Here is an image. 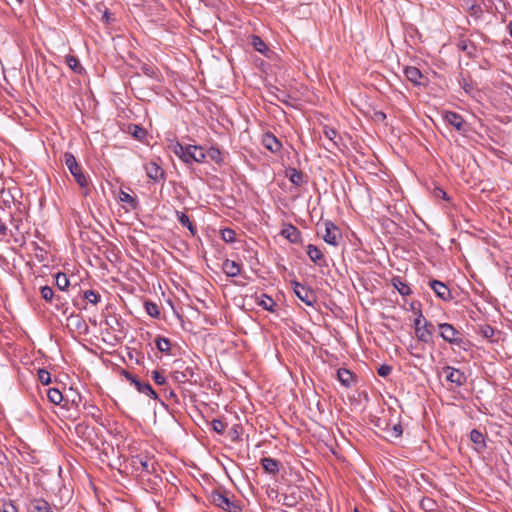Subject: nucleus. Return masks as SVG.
Returning a JSON list of instances; mask_svg holds the SVG:
<instances>
[{"label": "nucleus", "mask_w": 512, "mask_h": 512, "mask_svg": "<svg viewBox=\"0 0 512 512\" xmlns=\"http://www.w3.org/2000/svg\"><path fill=\"white\" fill-rule=\"evenodd\" d=\"M145 310L149 316L152 318L158 319L160 317V310L156 303L152 301H146L145 304Z\"/></svg>", "instance_id": "obj_29"}, {"label": "nucleus", "mask_w": 512, "mask_h": 512, "mask_svg": "<svg viewBox=\"0 0 512 512\" xmlns=\"http://www.w3.org/2000/svg\"><path fill=\"white\" fill-rule=\"evenodd\" d=\"M392 283L395 289H397V291L402 296H406L411 293L410 287L406 283H404L399 277L393 278Z\"/></svg>", "instance_id": "obj_27"}, {"label": "nucleus", "mask_w": 512, "mask_h": 512, "mask_svg": "<svg viewBox=\"0 0 512 512\" xmlns=\"http://www.w3.org/2000/svg\"><path fill=\"white\" fill-rule=\"evenodd\" d=\"M295 295L306 305L314 306L317 301L316 295L312 289L299 283L298 281L290 282Z\"/></svg>", "instance_id": "obj_6"}, {"label": "nucleus", "mask_w": 512, "mask_h": 512, "mask_svg": "<svg viewBox=\"0 0 512 512\" xmlns=\"http://www.w3.org/2000/svg\"><path fill=\"white\" fill-rule=\"evenodd\" d=\"M0 235L5 237L8 235V228L6 224L0 219Z\"/></svg>", "instance_id": "obj_51"}, {"label": "nucleus", "mask_w": 512, "mask_h": 512, "mask_svg": "<svg viewBox=\"0 0 512 512\" xmlns=\"http://www.w3.org/2000/svg\"><path fill=\"white\" fill-rule=\"evenodd\" d=\"M155 345L160 352L166 353V354L170 353L171 342L168 338L162 337V336H157L155 339Z\"/></svg>", "instance_id": "obj_26"}, {"label": "nucleus", "mask_w": 512, "mask_h": 512, "mask_svg": "<svg viewBox=\"0 0 512 512\" xmlns=\"http://www.w3.org/2000/svg\"><path fill=\"white\" fill-rule=\"evenodd\" d=\"M438 330L440 337L447 343L457 346L460 349L467 350L469 342L464 339L462 333L457 330L452 324L439 323Z\"/></svg>", "instance_id": "obj_2"}, {"label": "nucleus", "mask_w": 512, "mask_h": 512, "mask_svg": "<svg viewBox=\"0 0 512 512\" xmlns=\"http://www.w3.org/2000/svg\"><path fill=\"white\" fill-rule=\"evenodd\" d=\"M306 252H307V255L309 256L310 260L313 263H315L319 267H326L327 266V262H326V259L324 257V254L322 253V251L317 246H315L313 244H309L306 247Z\"/></svg>", "instance_id": "obj_10"}, {"label": "nucleus", "mask_w": 512, "mask_h": 512, "mask_svg": "<svg viewBox=\"0 0 512 512\" xmlns=\"http://www.w3.org/2000/svg\"><path fill=\"white\" fill-rule=\"evenodd\" d=\"M176 218L183 227H186L190 231L192 236H194L197 233L196 226L192 223V221L190 220L189 216L186 213L176 211Z\"/></svg>", "instance_id": "obj_18"}, {"label": "nucleus", "mask_w": 512, "mask_h": 512, "mask_svg": "<svg viewBox=\"0 0 512 512\" xmlns=\"http://www.w3.org/2000/svg\"><path fill=\"white\" fill-rule=\"evenodd\" d=\"M140 70L147 77L155 78L157 76V69L153 65L142 64Z\"/></svg>", "instance_id": "obj_38"}, {"label": "nucleus", "mask_w": 512, "mask_h": 512, "mask_svg": "<svg viewBox=\"0 0 512 512\" xmlns=\"http://www.w3.org/2000/svg\"><path fill=\"white\" fill-rule=\"evenodd\" d=\"M64 163L75 181L81 188H86L89 184L87 176L83 173L81 166L78 164L74 155L70 152L64 154Z\"/></svg>", "instance_id": "obj_4"}, {"label": "nucleus", "mask_w": 512, "mask_h": 512, "mask_svg": "<svg viewBox=\"0 0 512 512\" xmlns=\"http://www.w3.org/2000/svg\"><path fill=\"white\" fill-rule=\"evenodd\" d=\"M482 334L486 337V338H490L493 336L494 334V330L491 326H484L482 328Z\"/></svg>", "instance_id": "obj_49"}, {"label": "nucleus", "mask_w": 512, "mask_h": 512, "mask_svg": "<svg viewBox=\"0 0 512 512\" xmlns=\"http://www.w3.org/2000/svg\"><path fill=\"white\" fill-rule=\"evenodd\" d=\"M18 2H22L23 0H17Z\"/></svg>", "instance_id": "obj_60"}, {"label": "nucleus", "mask_w": 512, "mask_h": 512, "mask_svg": "<svg viewBox=\"0 0 512 512\" xmlns=\"http://www.w3.org/2000/svg\"><path fill=\"white\" fill-rule=\"evenodd\" d=\"M262 144L272 153H278L282 149V144L272 133H265L262 137Z\"/></svg>", "instance_id": "obj_13"}, {"label": "nucleus", "mask_w": 512, "mask_h": 512, "mask_svg": "<svg viewBox=\"0 0 512 512\" xmlns=\"http://www.w3.org/2000/svg\"><path fill=\"white\" fill-rule=\"evenodd\" d=\"M470 440L480 447H485L484 435L477 429H473L470 432Z\"/></svg>", "instance_id": "obj_35"}, {"label": "nucleus", "mask_w": 512, "mask_h": 512, "mask_svg": "<svg viewBox=\"0 0 512 512\" xmlns=\"http://www.w3.org/2000/svg\"><path fill=\"white\" fill-rule=\"evenodd\" d=\"M38 379L42 384L48 385L51 382L50 373L45 369H39L38 370Z\"/></svg>", "instance_id": "obj_41"}, {"label": "nucleus", "mask_w": 512, "mask_h": 512, "mask_svg": "<svg viewBox=\"0 0 512 512\" xmlns=\"http://www.w3.org/2000/svg\"><path fill=\"white\" fill-rule=\"evenodd\" d=\"M55 281L56 286L62 291H65L70 284L68 277L64 273H57L55 276Z\"/></svg>", "instance_id": "obj_33"}, {"label": "nucleus", "mask_w": 512, "mask_h": 512, "mask_svg": "<svg viewBox=\"0 0 512 512\" xmlns=\"http://www.w3.org/2000/svg\"><path fill=\"white\" fill-rule=\"evenodd\" d=\"M65 63L68 65V67L76 74H83L84 68L81 65L79 59L74 55H66L65 56Z\"/></svg>", "instance_id": "obj_21"}, {"label": "nucleus", "mask_w": 512, "mask_h": 512, "mask_svg": "<svg viewBox=\"0 0 512 512\" xmlns=\"http://www.w3.org/2000/svg\"><path fill=\"white\" fill-rule=\"evenodd\" d=\"M4 512H9V511L5 510Z\"/></svg>", "instance_id": "obj_61"}, {"label": "nucleus", "mask_w": 512, "mask_h": 512, "mask_svg": "<svg viewBox=\"0 0 512 512\" xmlns=\"http://www.w3.org/2000/svg\"><path fill=\"white\" fill-rule=\"evenodd\" d=\"M123 373H124L126 379L129 380L135 386H136V382L140 381V380H138V378L136 376L132 375L131 373H129L127 371H124Z\"/></svg>", "instance_id": "obj_50"}, {"label": "nucleus", "mask_w": 512, "mask_h": 512, "mask_svg": "<svg viewBox=\"0 0 512 512\" xmlns=\"http://www.w3.org/2000/svg\"><path fill=\"white\" fill-rule=\"evenodd\" d=\"M458 47L470 56L473 54V51L475 50L474 46L472 44H468L466 41H461L458 44Z\"/></svg>", "instance_id": "obj_44"}, {"label": "nucleus", "mask_w": 512, "mask_h": 512, "mask_svg": "<svg viewBox=\"0 0 512 512\" xmlns=\"http://www.w3.org/2000/svg\"><path fill=\"white\" fill-rule=\"evenodd\" d=\"M194 376V370L191 367H186L184 371H175L173 377L177 382L184 383Z\"/></svg>", "instance_id": "obj_24"}, {"label": "nucleus", "mask_w": 512, "mask_h": 512, "mask_svg": "<svg viewBox=\"0 0 512 512\" xmlns=\"http://www.w3.org/2000/svg\"><path fill=\"white\" fill-rule=\"evenodd\" d=\"M119 200L123 203L128 204L132 209H135L138 205V201L136 200V198L123 190L119 192Z\"/></svg>", "instance_id": "obj_28"}, {"label": "nucleus", "mask_w": 512, "mask_h": 512, "mask_svg": "<svg viewBox=\"0 0 512 512\" xmlns=\"http://www.w3.org/2000/svg\"><path fill=\"white\" fill-rule=\"evenodd\" d=\"M251 43L254 49L262 54H264L268 50V47L265 44V42L257 35L252 36Z\"/></svg>", "instance_id": "obj_32"}, {"label": "nucleus", "mask_w": 512, "mask_h": 512, "mask_svg": "<svg viewBox=\"0 0 512 512\" xmlns=\"http://www.w3.org/2000/svg\"><path fill=\"white\" fill-rule=\"evenodd\" d=\"M404 74L406 78L412 82L414 85H424V81L426 77L422 74V72L414 66H407L404 69Z\"/></svg>", "instance_id": "obj_12"}, {"label": "nucleus", "mask_w": 512, "mask_h": 512, "mask_svg": "<svg viewBox=\"0 0 512 512\" xmlns=\"http://www.w3.org/2000/svg\"><path fill=\"white\" fill-rule=\"evenodd\" d=\"M83 298L94 305L98 304L101 300L100 294L92 289L84 291Z\"/></svg>", "instance_id": "obj_30"}, {"label": "nucleus", "mask_w": 512, "mask_h": 512, "mask_svg": "<svg viewBox=\"0 0 512 512\" xmlns=\"http://www.w3.org/2000/svg\"><path fill=\"white\" fill-rule=\"evenodd\" d=\"M40 293H41V297L47 302H52V300L54 299V291L50 286L41 287ZM55 299L57 301H60L59 296H56Z\"/></svg>", "instance_id": "obj_34"}, {"label": "nucleus", "mask_w": 512, "mask_h": 512, "mask_svg": "<svg viewBox=\"0 0 512 512\" xmlns=\"http://www.w3.org/2000/svg\"><path fill=\"white\" fill-rule=\"evenodd\" d=\"M167 398L172 399L175 403L178 402L177 394L174 392V390H169L167 392Z\"/></svg>", "instance_id": "obj_52"}, {"label": "nucleus", "mask_w": 512, "mask_h": 512, "mask_svg": "<svg viewBox=\"0 0 512 512\" xmlns=\"http://www.w3.org/2000/svg\"><path fill=\"white\" fill-rule=\"evenodd\" d=\"M207 156H209L211 160L215 161L216 163H220L222 161L221 151L216 147H211L206 153V157Z\"/></svg>", "instance_id": "obj_39"}, {"label": "nucleus", "mask_w": 512, "mask_h": 512, "mask_svg": "<svg viewBox=\"0 0 512 512\" xmlns=\"http://www.w3.org/2000/svg\"><path fill=\"white\" fill-rule=\"evenodd\" d=\"M414 330L415 335L420 342L428 343L432 339L434 326L431 322L426 320L420 312L414 320Z\"/></svg>", "instance_id": "obj_5"}, {"label": "nucleus", "mask_w": 512, "mask_h": 512, "mask_svg": "<svg viewBox=\"0 0 512 512\" xmlns=\"http://www.w3.org/2000/svg\"><path fill=\"white\" fill-rule=\"evenodd\" d=\"M170 148L176 156L189 165L193 163H203L206 159V153L203 147L199 145L184 146L179 142H175Z\"/></svg>", "instance_id": "obj_1"}, {"label": "nucleus", "mask_w": 512, "mask_h": 512, "mask_svg": "<svg viewBox=\"0 0 512 512\" xmlns=\"http://www.w3.org/2000/svg\"><path fill=\"white\" fill-rule=\"evenodd\" d=\"M318 235L321 234L323 240L332 246H338L342 238L339 228L330 220H325L322 224H318Z\"/></svg>", "instance_id": "obj_3"}, {"label": "nucleus", "mask_w": 512, "mask_h": 512, "mask_svg": "<svg viewBox=\"0 0 512 512\" xmlns=\"http://www.w3.org/2000/svg\"><path fill=\"white\" fill-rule=\"evenodd\" d=\"M222 239L227 243H233L236 239V233L233 229L225 228L221 231Z\"/></svg>", "instance_id": "obj_37"}, {"label": "nucleus", "mask_w": 512, "mask_h": 512, "mask_svg": "<svg viewBox=\"0 0 512 512\" xmlns=\"http://www.w3.org/2000/svg\"><path fill=\"white\" fill-rule=\"evenodd\" d=\"M426 503H430V504H432V500H431V499H423V500L421 501L422 506H425V505H426Z\"/></svg>", "instance_id": "obj_54"}, {"label": "nucleus", "mask_w": 512, "mask_h": 512, "mask_svg": "<svg viewBox=\"0 0 512 512\" xmlns=\"http://www.w3.org/2000/svg\"><path fill=\"white\" fill-rule=\"evenodd\" d=\"M375 118H376L377 120H381V121H383V120H385V119H386V114H385L384 112H382V111H377V112L375 113Z\"/></svg>", "instance_id": "obj_53"}, {"label": "nucleus", "mask_w": 512, "mask_h": 512, "mask_svg": "<svg viewBox=\"0 0 512 512\" xmlns=\"http://www.w3.org/2000/svg\"><path fill=\"white\" fill-rule=\"evenodd\" d=\"M287 176L289 177V180L296 186H301L305 183V177L303 172L295 168L289 169L287 172Z\"/></svg>", "instance_id": "obj_23"}, {"label": "nucleus", "mask_w": 512, "mask_h": 512, "mask_svg": "<svg viewBox=\"0 0 512 512\" xmlns=\"http://www.w3.org/2000/svg\"><path fill=\"white\" fill-rule=\"evenodd\" d=\"M297 503L296 498L293 495H284L283 504L288 507H293Z\"/></svg>", "instance_id": "obj_48"}, {"label": "nucleus", "mask_w": 512, "mask_h": 512, "mask_svg": "<svg viewBox=\"0 0 512 512\" xmlns=\"http://www.w3.org/2000/svg\"><path fill=\"white\" fill-rule=\"evenodd\" d=\"M261 465L265 472L275 475L279 471V462L271 457H264L261 459Z\"/></svg>", "instance_id": "obj_19"}, {"label": "nucleus", "mask_w": 512, "mask_h": 512, "mask_svg": "<svg viewBox=\"0 0 512 512\" xmlns=\"http://www.w3.org/2000/svg\"><path fill=\"white\" fill-rule=\"evenodd\" d=\"M144 169L147 176L154 181L163 180L165 177L164 170L154 161L146 163Z\"/></svg>", "instance_id": "obj_11"}, {"label": "nucleus", "mask_w": 512, "mask_h": 512, "mask_svg": "<svg viewBox=\"0 0 512 512\" xmlns=\"http://www.w3.org/2000/svg\"><path fill=\"white\" fill-rule=\"evenodd\" d=\"M132 135H133L136 139H142V138H144V137H145V135H146V131H145L143 128L139 127V126L134 125V126H133V132H132Z\"/></svg>", "instance_id": "obj_46"}, {"label": "nucleus", "mask_w": 512, "mask_h": 512, "mask_svg": "<svg viewBox=\"0 0 512 512\" xmlns=\"http://www.w3.org/2000/svg\"><path fill=\"white\" fill-rule=\"evenodd\" d=\"M443 371L446 374V380L455 384L456 387H460L465 384L466 376L459 369L446 366L443 368Z\"/></svg>", "instance_id": "obj_8"}, {"label": "nucleus", "mask_w": 512, "mask_h": 512, "mask_svg": "<svg viewBox=\"0 0 512 512\" xmlns=\"http://www.w3.org/2000/svg\"><path fill=\"white\" fill-rule=\"evenodd\" d=\"M281 235L289 240L291 243H299L301 241V232L297 227L288 224L281 230Z\"/></svg>", "instance_id": "obj_15"}, {"label": "nucleus", "mask_w": 512, "mask_h": 512, "mask_svg": "<svg viewBox=\"0 0 512 512\" xmlns=\"http://www.w3.org/2000/svg\"><path fill=\"white\" fill-rule=\"evenodd\" d=\"M213 430L219 434H223L226 430L227 424L220 419H213L211 422Z\"/></svg>", "instance_id": "obj_40"}, {"label": "nucleus", "mask_w": 512, "mask_h": 512, "mask_svg": "<svg viewBox=\"0 0 512 512\" xmlns=\"http://www.w3.org/2000/svg\"><path fill=\"white\" fill-rule=\"evenodd\" d=\"M141 465L143 466V468L145 470H148V463L145 461V462H141Z\"/></svg>", "instance_id": "obj_55"}, {"label": "nucleus", "mask_w": 512, "mask_h": 512, "mask_svg": "<svg viewBox=\"0 0 512 512\" xmlns=\"http://www.w3.org/2000/svg\"><path fill=\"white\" fill-rule=\"evenodd\" d=\"M88 413L92 416L93 419H95L96 421H98L101 416H102V413L100 411L99 408L93 406V405H90L88 407Z\"/></svg>", "instance_id": "obj_45"}, {"label": "nucleus", "mask_w": 512, "mask_h": 512, "mask_svg": "<svg viewBox=\"0 0 512 512\" xmlns=\"http://www.w3.org/2000/svg\"><path fill=\"white\" fill-rule=\"evenodd\" d=\"M323 133H324V136L329 141L328 145L325 146V148L328 151H331L333 148H337L338 147L337 139H340V137L338 136L337 131L335 129L331 128V127L324 126Z\"/></svg>", "instance_id": "obj_17"}, {"label": "nucleus", "mask_w": 512, "mask_h": 512, "mask_svg": "<svg viewBox=\"0 0 512 512\" xmlns=\"http://www.w3.org/2000/svg\"><path fill=\"white\" fill-rule=\"evenodd\" d=\"M211 500L217 507L228 512H240V507L231 501L225 494L216 491L211 495Z\"/></svg>", "instance_id": "obj_7"}, {"label": "nucleus", "mask_w": 512, "mask_h": 512, "mask_svg": "<svg viewBox=\"0 0 512 512\" xmlns=\"http://www.w3.org/2000/svg\"><path fill=\"white\" fill-rule=\"evenodd\" d=\"M388 433L391 437L399 438L403 434L402 426L400 424H395L388 430Z\"/></svg>", "instance_id": "obj_42"}, {"label": "nucleus", "mask_w": 512, "mask_h": 512, "mask_svg": "<svg viewBox=\"0 0 512 512\" xmlns=\"http://www.w3.org/2000/svg\"><path fill=\"white\" fill-rule=\"evenodd\" d=\"M47 397L53 404H60L63 399L62 393L56 388L48 389Z\"/></svg>", "instance_id": "obj_31"}, {"label": "nucleus", "mask_w": 512, "mask_h": 512, "mask_svg": "<svg viewBox=\"0 0 512 512\" xmlns=\"http://www.w3.org/2000/svg\"><path fill=\"white\" fill-rule=\"evenodd\" d=\"M439 192H440V196H442L443 198L446 197V192H444L443 190H440Z\"/></svg>", "instance_id": "obj_57"}, {"label": "nucleus", "mask_w": 512, "mask_h": 512, "mask_svg": "<svg viewBox=\"0 0 512 512\" xmlns=\"http://www.w3.org/2000/svg\"><path fill=\"white\" fill-rule=\"evenodd\" d=\"M257 304L261 306L264 310L269 312H274L277 307L276 302L270 296L266 294H261L260 297L257 298Z\"/></svg>", "instance_id": "obj_22"}, {"label": "nucleus", "mask_w": 512, "mask_h": 512, "mask_svg": "<svg viewBox=\"0 0 512 512\" xmlns=\"http://www.w3.org/2000/svg\"><path fill=\"white\" fill-rule=\"evenodd\" d=\"M136 389L147 396H149L152 399L157 398V393L154 391V389L151 387V385L147 382H136Z\"/></svg>", "instance_id": "obj_25"}, {"label": "nucleus", "mask_w": 512, "mask_h": 512, "mask_svg": "<svg viewBox=\"0 0 512 512\" xmlns=\"http://www.w3.org/2000/svg\"><path fill=\"white\" fill-rule=\"evenodd\" d=\"M222 269L227 276L236 277L241 273V264L234 260L226 259L223 262Z\"/></svg>", "instance_id": "obj_16"}, {"label": "nucleus", "mask_w": 512, "mask_h": 512, "mask_svg": "<svg viewBox=\"0 0 512 512\" xmlns=\"http://www.w3.org/2000/svg\"><path fill=\"white\" fill-rule=\"evenodd\" d=\"M508 28H509V33L512 37V22L509 23Z\"/></svg>", "instance_id": "obj_56"}, {"label": "nucleus", "mask_w": 512, "mask_h": 512, "mask_svg": "<svg viewBox=\"0 0 512 512\" xmlns=\"http://www.w3.org/2000/svg\"><path fill=\"white\" fill-rule=\"evenodd\" d=\"M354 512H360L358 509H355Z\"/></svg>", "instance_id": "obj_59"}, {"label": "nucleus", "mask_w": 512, "mask_h": 512, "mask_svg": "<svg viewBox=\"0 0 512 512\" xmlns=\"http://www.w3.org/2000/svg\"><path fill=\"white\" fill-rule=\"evenodd\" d=\"M429 286L435 292L437 297L443 301H449L452 299L451 291L446 284L438 280H431Z\"/></svg>", "instance_id": "obj_9"}, {"label": "nucleus", "mask_w": 512, "mask_h": 512, "mask_svg": "<svg viewBox=\"0 0 512 512\" xmlns=\"http://www.w3.org/2000/svg\"><path fill=\"white\" fill-rule=\"evenodd\" d=\"M152 379L158 385H164L166 383V378L157 370L152 371Z\"/></svg>", "instance_id": "obj_43"}, {"label": "nucleus", "mask_w": 512, "mask_h": 512, "mask_svg": "<svg viewBox=\"0 0 512 512\" xmlns=\"http://www.w3.org/2000/svg\"><path fill=\"white\" fill-rule=\"evenodd\" d=\"M34 508L37 512H53L50 504L43 499L36 500Z\"/></svg>", "instance_id": "obj_36"}, {"label": "nucleus", "mask_w": 512, "mask_h": 512, "mask_svg": "<svg viewBox=\"0 0 512 512\" xmlns=\"http://www.w3.org/2000/svg\"><path fill=\"white\" fill-rule=\"evenodd\" d=\"M439 192H440V196H442L443 198L446 197V192H444L443 190H440Z\"/></svg>", "instance_id": "obj_58"}, {"label": "nucleus", "mask_w": 512, "mask_h": 512, "mask_svg": "<svg viewBox=\"0 0 512 512\" xmlns=\"http://www.w3.org/2000/svg\"><path fill=\"white\" fill-rule=\"evenodd\" d=\"M444 120L451 126H453L457 131L463 130L465 121L460 114L452 111H447L444 114Z\"/></svg>", "instance_id": "obj_14"}, {"label": "nucleus", "mask_w": 512, "mask_h": 512, "mask_svg": "<svg viewBox=\"0 0 512 512\" xmlns=\"http://www.w3.org/2000/svg\"><path fill=\"white\" fill-rule=\"evenodd\" d=\"M337 378H338L339 382L345 387H350L354 381L353 373L350 370L345 369V368L338 369Z\"/></svg>", "instance_id": "obj_20"}, {"label": "nucleus", "mask_w": 512, "mask_h": 512, "mask_svg": "<svg viewBox=\"0 0 512 512\" xmlns=\"http://www.w3.org/2000/svg\"><path fill=\"white\" fill-rule=\"evenodd\" d=\"M392 371V367L389 366V365H381L379 368H378V375L381 376V377H387Z\"/></svg>", "instance_id": "obj_47"}]
</instances>
